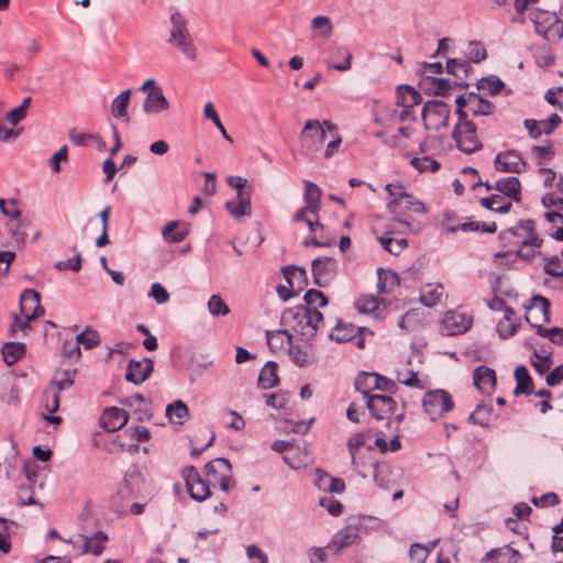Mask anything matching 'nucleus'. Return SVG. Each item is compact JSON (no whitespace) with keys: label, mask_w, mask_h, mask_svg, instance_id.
Returning a JSON list of instances; mask_svg holds the SVG:
<instances>
[{"label":"nucleus","mask_w":563,"mask_h":563,"mask_svg":"<svg viewBox=\"0 0 563 563\" xmlns=\"http://www.w3.org/2000/svg\"><path fill=\"white\" fill-rule=\"evenodd\" d=\"M311 27L313 31H321V36L327 38L331 35L332 24L328 16L319 15L313 18L311 22Z\"/></svg>","instance_id":"nucleus-63"},{"label":"nucleus","mask_w":563,"mask_h":563,"mask_svg":"<svg viewBox=\"0 0 563 563\" xmlns=\"http://www.w3.org/2000/svg\"><path fill=\"white\" fill-rule=\"evenodd\" d=\"M388 210L391 214H394V219L402 224H408L407 220L400 219V217L404 216L407 211H413L415 213L420 214L427 213L424 203L419 200H415L412 196L405 191H400L397 198H394L391 201H389Z\"/></svg>","instance_id":"nucleus-10"},{"label":"nucleus","mask_w":563,"mask_h":563,"mask_svg":"<svg viewBox=\"0 0 563 563\" xmlns=\"http://www.w3.org/2000/svg\"><path fill=\"white\" fill-rule=\"evenodd\" d=\"M144 477L137 466H130L123 477L119 494L122 498L137 497L144 488Z\"/></svg>","instance_id":"nucleus-15"},{"label":"nucleus","mask_w":563,"mask_h":563,"mask_svg":"<svg viewBox=\"0 0 563 563\" xmlns=\"http://www.w3.org/2000/svg\"><path fill=\"white\" fill-rule=\"evenodd\" d=\"M527 166L528 163L516 150L498 152L494 158V168L499 173L521 174Z\"/></svg>","instance_id":"nucleus-11"},{"label":"nucleus","mask_w":563,"mask_h":563,"mask_svg":"<svg viewBox=\"0 0 563 563\" xmlns=\"http://www.w3.org/2000/svg\"><path fill=\"white\" fill-rule=\"evenodd\" d=\"M529 18L536 32L549 43H558L563 37V21L553 12L533 9Z\"/></svg>","instance_id":"nucleus-4"},{"label":"nucleus","mask_w":563,"mask_h":563,"mask_svg":"<svg viewBox=\"0 0 563 563\" xmlns=\"http://www.w3.org/2000/svg\"><path fill=\"white\" fill-rule=\"evenodd\" d=\"M76 374V369H60L57 371L52 379L51 384L53 388L58 391L67 389L74 384V375Z\"/></svg>","instance_id":"nucleus-49"},{"label":"nucleus","mask_w":563,"mask_h":563,"mask_svg":"<svg viewBox=\"0 0 563 563\" xmlns=\"http://www.w3.org/2000/svg\"><path fill=\"white\" fill-rule=\"evenodd\" d=\"M479 202L483 207L501 214L509 212L512 207L511 201H507L501 195L481 198Z\"/></svg>","instance_id":"nucleus-41"},{"label":"nucleus","mask_w":563,"mask_h":563,"mask_svg":"<svg viewBox=\"0 0 563 563\" xmlns=\"http://www.w3.org/2000/svg\"><path fill=\"white\" fill-rule=\"evenodd\" d=\"M533 356L537 358V361L532 360L531 365L534 367L538 374L543 375L550 369L552 365L551 356L549 354H541L539 351H534Z\"/></svg>","instance_id":"nucleus-61"},{"label":"nucleus","mask_w":563,"mask_h":563,"mask_svg":"<svg viewBox=\"0 0 563 563\" xmlns=\"http://www.w3.org/2000/svg\"><path fill=\"white\" fill-rule=\"evenodd\" d=\"M451 136L457 150L464 154L470 155L483 148V144L477 136V126L470 119L457 120Z\"/></svg>","instance_id":"nucleus-5"},{"label":"nucleus","mask_w":563,"mask_h":563,"mask_svg":"<svg viewBox=\"0 0 563 563\" xmlns=\"http://www.w3.org/2000/svg\"><path fill=\"white\" fill-rule=\"evenodd\" d=\"M358 538V528L356 526H346L339 530L328 544V549H333L336 553L350 545H352Z\"/></svg>","instance_id":"nucleus-21"},{"label":"nucleus","mask_w":563,"mask_h":563,"mask_svg":"<svg viewBox=\"0 0 563 563\" xmlns=\"http://www.w3.org/2000/svg\"><path fill=\"white\" fill-rule=\"evenodd\" d=\"M422 407L431 420H437L453 410L454 401L446 390L434 389L424 394Z\"/></svg>","instance_id":"nucleus-6"},{"label":"nucleus","mask_w":563,"mask_h":563,"mask_svg":"<svg viewBox=\"0 0 563 563\" xmlns=\"http://www.w3.org/2000/svg\"><path fill=\"white\" fill-rule=\"evenodd\" d=\"M78 345H82L86 350H90L100 343V338L97 331L91 330L89 327L76 336Z\"/></svg>","instance_id":"nucleus-52"},{"label":"nucleus","mask_w":563,"mask_h":563,"mask_svg":"<svg viewBox=\"0 0 563 563\" xmlns=\"http://www.w3.org/2000/svg\"><path fill=\"white\" fill-rule=\"evenodd\" d=\"M520 231H522L523 246H532L540 247L543 240L536 232V222L531 219L520 220L519 221Z\"/></svg>","instance_id":"nucleus-37"},{"label":"nucleus","mask_w":563,"mask_h":563,"mask_svg":"<svg viewBox=\"0 0 563 563\" xmlns=\"http://www.w3.org/2000/svg\"><path fill=\"white\" fill-rule=\"evenodd\" d=\"M397 380L408 387H415L418 389H424L426 385L418 378L417 372L407 369L405 373H397Z\"/></svg>","instance_id":"nucleus-56"},{"label":"nucleus","mask_w":563,"mask_h":563,"mask_svg":"<svg viewBox=\"0 0 563 563\" xmlns=\"http://www.w3.org/2000/svg\"><path fill=\"white\" fill-rule=\"evenodd\" d=\"M495 104L485 99L481 93L470 91L468 112L473 115H490L495 112Z\"/></svg>","instance_id":"nucleus-28"},{"label":"nucleus","mask_w":563,"mask_h":563,"mask_svg":"<svg viewBox=\"0 0 563 563\" xmlns=\"http://www.w3.org/2000/svg\"><path fill=\"white\" fill-rule=\"evenodd\" d=\"M232 466L228 459L217 457L205 465V474L210 485L219 484L221 490L229 492L234 484L231 476Z\"/></svg>","instance_id":"nucleus-7"},{"label":"nucleus","mask_w":563,"mask_h":563,"mask_svg":"<svg viewBox=\"0 0 563 563\" xmlns=\"http://www.w3.org/2000/svg\"><path fill=\"white\" fill-rule=\"evenodd\" d=\"M444 294V287L441 284L426 285L420 291V301L426 307L438 305Z\"/></svg>","instance_id":"nucleus-38"},{"label":"nucleus","mask_w":563,"mask_h":563,"mask_svg":"<svg viewBox=\"0 0 563 563\" xmlns=\"http://www.w3.org/2000/svg\"><path fill=\"white\" fill-rule=\"evenodd\" d=\"M167 43L179 49L189 60L197 58V48L188 30L187 19L178 11L170 15V31Z\"/></svg>","instance_id":"nucleus-3"},{"label":"nucleus","mask_w":563,"mask_h":563,"mask_svg":"<svg viewBox=\"0 0 563 563\" xmlns=\"http://www.w3.org/2000/svg\"><path fill=\"white\" fill-rule=\"evenodd\" d=\"M183 478L187 492L196 501H203L211 496L210 483L205 481L195 466H186L183 470Z\"/></svg>","instance_id":"nucleus-9"},{"label":"nucleus","mask_w":563,"mask_h":563,"mask_svg":"<svg viewBox=\"0 0 563 563\" xmlns=\"http://www.w3.org/2000/svg\"><path fill=\"white\" fill-rule=\"evenodd\" d=\"M108 540V536L102 531H97L92 537L86 538L84 542V552L91 553L96 556L103 551V543Z\"/></svg>","instance_id":"nucleus-45"},{"label":"nucleus","mask_w":563,"mask_h":563,"mask_svg":"<svg viewBox=\"0 0 563 563\" xmlns=\"http://www.w3.org/2000/svg\"><path fill=\"white\" fill-rule=\"evenodd\" d=\"M494 189L514 200L516 202L521 201V183L519 178L515 176L503 177L499 178L495 185Z\"/></svg>","instance_id":"nucleus-22"},{"label":"nucleus","mask_w":563,"mask_h":563,"mask_svg":"<svg viewBox=\"0 0 563 563\" xmlns=\"http://www.w3.org/2000/svg\"><path fill=\"white\" fill-rule=\"evenodd\" d=\"M550 301L541 295H536L530 299V303L526 306V320L531 322H550Z\"/></svg>","instance_id":"nucleus-16"},{"label":"nucleus","mask_w":563,"mask_h":563,"mask_svg":"<svg viewBox=\"0 0 563 563\" xmlns=\"http://www.w3.org/2000/svg\"><path fill=\"white\" fill-rule=\"evenodd\" d=\"M325 130L334 132L336 125L329 120H307L299 136L301 153L312 157L319 152L327 137Z\"/></svg>","instance_id":"nucleus-2"},{"label":"nucleus","mask_w":563,"mask_h":563,"mask_svg":"<svg viewBox=\"0 0 563 563\" xmlns=\"http://www.w3.org/2000/svg\"><path fill=\"white\" fill-rule=\"evenodd\" d=\"M319 505L325 508L332 516H339L343 511V505L332 496L320 498Z\"/></svg>","instance_id":"nucleus-64"},{"label":"nucleus","mask_w":563,"mask_h":563,"mask_svg":"<svg viewBox=\"0 0 563 563\" xmlns=\"http://www.w3.org/2000/svg\"><path fill=\"white\" fill-rule=\"evenodd\" d=\"M11 551V536L9 521L0 517V552L8 554Z\"/></svg>","instance_id":"nucleus-59"},{"label":"nucleus","mask_w":563,"mask_h":563,"mask_svg":"<svg viewBox=\"0 0 563 563\" xmlns=\"http://www.w3.org/2000/svg\"><path fill=\"white\" fill-rule=\"evenodd\" d=\"M492 413L493 406L483 401L478 404L475 410L470 415L468 421L483 428H487L490 424Z\"/></svg>","instance_id":"nucleus-43"},{"label":"nucleus","mask_w":563,"mask_h":563,"mask_svg":"<svg viewBox=\"0 0 563 563\" xmlns=\"http://www.w3.org/2000/svg\"><path fill=\"white\" fill-rule=\"evenodd\" d=\"M266 341L271 350H282L290 347L292 343V335L289 330H276L266 332Z\"/></svg>","instance_id":"nucleus-36"},{"label":"nucleus","mask_w":563,"mask_h":563,"mask_svg":"<svg viewBox=\"0 0 563 563\" xmlns=\"http://www.w3.org/2000/svg\"><path fill=\"white\" fill-rule=\"evenodd\" d=\"M189 415V409L183 400H175L166 407V417L172 423H181V419Z\"/></svg>","instance_id":"nucleus-46"},{"label":"nucleus","mask_w":563,"mask_h":563,"mask_svg":"<svg viewBox=\"0 0 563 563\" xmlns=\"http://www.w3.org/2000/svg\"><path fill=\"white\" fill-rule=\"evenodd\" d=\"M305 305L308 308H311V306H314L318 303V307L322 308L328 305V299L324 296V294L317 289H309L306 291L303 296Z\"/></svg>","instance_id":"nucleus-60"},{"label":"nucleus","mask_w":563,"mask_h":563,"mask_svg":"<svg viewBox=\"0 0 563 563\" xmlns=\"http://www.w3.org/2000/svg\"><path fill=\"white\" fill-rule=\"evenodd\" d=\"M515 379L517 385L515 387L514 394L515 396H519L521 394L530 395L533 391V382L529 374L528 368L525 365H520L515 369Z\"/></svg>","instance_id":"nucleus-35"},{"label":"nucleus","mask_w":563,"mask_h":563,"mask_svg":"<svg viewBox=\"0 0 563 563\" xmlns=\"http://www.w3.org/2000/svg\"><path fill=\"white\" fill-rule=\"evenodd\" d=\"M411 165L420 173L437 172L440 169V163L430 156L415 157L410 161Z\"/></svg>","instance_id":"nucleus-55"},{"label":"nucleus","mask_w":563,"mask_h":563,"mask_svg":"<svg viewBox=\"0 0 563 563\" xmlns=\"http://www.w3.org/2000/svg\"><path fill=\"white\" fill-rule=\"evenodd\" d=\"M378 380H382L379 374L362 372L356 376L354 387L357 391L362 393L367 400L368 396L375 395L372 394V390L376 389Z\"/></svg>","instance_id":"nucleus-29"},{"label":"nucleus","mask_w":563,"mask_h":563,"mask_svg":"<svg viewBox=\"0 0 563 563\" xmlns=\"http://www.w3.org/2000/svg\"><path fill=\"white\" fill-rule=\"evenodd\" d=\"M471 70V66L467 62L459 60V59H448L446 62V71L452 74L454 77L462 79L463 77H467L468 71Z\"/></svg>","instance_id":"nucleus-53"},{"label":"nucleus","mask_w":563,"mask_h":563,"mask_svg":"<svg viewBox=\"0 0 563 563\" xmlns=\"http://www.w3.org/2000/svg\"><path fill=\"white\" fill-rule=\"evenodd\" d=\"M130 98L131 89H126L113 99L111 104V112L115 118L123 119L126 122L129 121L128 107L130 103Z\"/></svg>","instance_id":"nucleus-42"},{"label":"nucleus","mask_w":563,"mask_h":563,"mask_svg":"<svg viewBox=\"0 0 563 563\" xmlns=\"http://www.w3.org/2000/svg\"><path fill=\"white\" fill-rule=\"evenodd\" d=\"M224 208L234 219L247 217L252 213V205L247 201L229 200L224 203Z\"/></svg>","instance_id":"nucleus-48"},{"label":"nucleus","mask_w":563,"mask_h":563,"mask_svg":"<svg viewBox=\"0 0 563 563\" xmlns=\"http://www.w3.org/2000/svg\"><path fill=\"white\" fill-rule=\"evenodd\" d=\"M154 369V363L151 358L145 357L143 361L130 360L125 379L134 385L145 382Z\"/></svg>","instance_id":"nucleus-18"},{"label":"nucleus","mask_w":563,"mask_h":563,"mask_svg":"<svg viewBox=\"0 0 563 563\" xmlns=\"http://www.w3.org/2000/svg\"><path fill=\"white\" fill-rule=\"evenodd\" d=\"M378 280L377 288L380 294L393 292L400 284L399 276L391 269H377Z\"/></svg>","instance_id":"nucleus-32"},{"label":"nucleus","mask_w":563,"mask_h":563,"mask_svg":"<svg viewBox=\"0 0 563 563\" xmlns=\"http://www.w3.org/2000/svg\"><path fill=\"white\" fill-rule=\"evenodd\" d=\"M203 115L207 118V119H210L213 124L217 126V129L220 131V133L222 134V136L229 141V142H232V139L231 136L228 134L224 125L222 124L221 120H220V117L219 114L217 113L216 109H214V106L212 102H207L205 104V108H203Z\"/></svg>","instance_id":"nucleus-51"},{"label":"nucleus","mask_w":563,"mask_h":563,"mask_svg":"<svg viewBox=\"0 0 563 563\" xmlns=\"http://www.w3.org/2000/svg\"><path fill=\"white\" fill-rule=\"evenodd\" d=\"M277 364L275 362H267L258 375V385L263 389L273 388L278 384Z\"/></svg>","instance_id":"nucleus-39"},{"label":"nucleus","mask_w":563,"mask_h":563,"mask_svg":"<svg viewBox=\"0 0 563 563\" xmlns=\"http://www.w3.org/2000/svg\"><path fill=\"white\" fill-rule=\"evenodd\" d=\"M487 53L484 45L477 41H471L468 44V59L473 63H481L486 59Z\"/></svg>","instance_id":"nucleus-62"},{"label":"nucleus","mask_w":563,"mask_h":563,"mask_svg":"<svg viewBox=\"0 0 563 563\" xmlns=\"http://www.w3.org/2000/svg\"><path fill=\"white\" fill-rule=\"evenodd\" d=\"M419 74L421 75V79L419 82V87H424V85L429 84V80L435 78L433 75L441 74L443 71V66L440 62L434 63H421L419 65Z\"/></svg>","instance_id":"nucleus-47"},{"label":"nucleus","mask_w":563,"mask_h":563,"mask_svg":"<svg viewBox=\"0 0 563 563\" xmlns=\"http://www.w3.org/2000/svg\"><path fill=\"white\" fill-rule=\"evenodd\" d=\"M189 224L183 221H170L162 230V236L167 243H180L189 234Z\"/></svg>","instance_id":"nucleus-24"},{"label":"nucleus","mask_w":563,"mask_h":563,"mask_svg":"<svg viewBox=\"0 0 563 563\" xmlns=\"http://www.w3.org/2000/svg\"><path fill=\"white\" fill-rule=\"evenodd\" d=\"M2 357L7 365L15 364L25 353V345L21 342H8L2 346Z\"/></svg>","instance_id":"nucleus-40"},{"label":"nucleus","mask_w":563,"mask_h":563,"mask_svg":"<svg viewBox=\"0 0 563 563\" xmlns=\"http://www.w3.org/2000/svg\"><path fill=\"white\" fill-rule=\"evenodd\" d=\"M313 283L319 287H327L336 276L338 262L332 257H317L312 261Z\"/></svg>","instance_id":"nucleus-13"},{"label":"nucleus","mask_w":563,"mask_h":563,"mask_svg":"<svg viewBox=\"0 0 563 563\" xmlns=\"http://www.w3.org/2000/svg\"><path fill=\"white\" fill-rule=\"evenodd\" d=\"M476 88L477 90L486 91L490 96H495L505 88V82L496 75H490L479 78L476 82Z\"/></svg>","instance_id":"nucleus-44"},{"label":"nucleus","mask_w":563,"mask_h":563,"mask_svg":"<svg viewBox=\"0 0 563 563\" xmlns=\"http://www.w3.org/2000/svg\"><path fill=\"white\" fill-rule=\"evenodd\" d=\"M366 407L373 418L376 420L389 419L390 415L397 409L396 400L389 395L376 394L368 396Z\"/></svg>","instance_id":"nucleus-14"},{"label":"nucleus","mask_w":563,"mask_h":563,"mask_svg":"<svg viewBox=\"0 0 563 563\" xmlns=\"http://www.w3.org/2000/svg\"><path fill=\"white\" fill-rule=\"evenodd\" d=\"M379 301L374 296H361L355 301V308L362 313H371L378 309Z\"/></svg>","instance_id":"nucleus-58"},{"label":"nucleus","mask_w":563,"mask_h":563,"mask_svg":"<svg viewBox=\"0 0 563 563\" xmlns=\"http://www.w3.org/2000/svg\"><path fill=\"white\" fill-rule=\"evenodd\" d=\"M473 325V317L461 311H446L442 320V333L445 335H460L467 332Z\"/></svg>","instance_id":"nucleus-12"},{"label":"nucleus","mask_w":563,"mask_h":563,"mask_svg":"<svg viewBox=\"0 0 563 563\" xmlns=\"http://www.w3.org/2000/svg\"><path fill=\"white\" fill-rule=\"evenodd\" d=\"M169 108V102L164 96L162 88L150 90L143 102L145 113H161Z\"/></svg>","instance_id":"nucleus-23"},{"label":"nucleus","mask_w":563,"mask_h":563,"mask_svg":"<svg viewBox=\"0 0 563 563\" xmlns=\"http://www.w3.org/2000/svg\"><path fill=\"white\" fill-rule=\"evenodd\" d=\"M42 405L49 412L54 413L59 408V391L53 387H48L43 391Z\"/></svg>","instance_id":"nucleus-50"},{"label":"nucleus","mask_w":563,"mask_h":563,"mask_svg":"<svg viewBox=\"0 0 563 563\" xmlns=\"http://www.w3.org/2000/svg\"><path fill=\"white\" fill-rule=\"evenodd\" d=\"M473 382L482 393L490 394L496 387V373L490 367L479 365L473 372Z\"/></svg>","instance_id":"nucleus-20"},{"label":"nucleus","mask_w":563,"mask_h":563,"mask_svg":"<svg viewBox=\"0 0 563 563\" xmlns=\"http://www.w3.org/2000/svg\"><path fill=\"white\" fill-rule=\"evenodd\" d=\"M20 311L27 320H34L44 313L41 296L34 289H25L20 296Z\"/></svg>","instance_id":"nucleus-17"},{"label":"nucleus","mask_w":563,"mask_h":563,"mask_svg":"<svg viewBox=\"0 0 563 563\" xmlns=\"http://www.w3.org/2000/svg\"><path fill=\"white\" fill-rule=\"evenodd\" d=\"M209 312L214 317H224L230 313L229 306L219 295H212L208 300Z\"/></svg>","instance_id":"nucleus-54"},{"label":"nucleus","mask_w":563,"mask_h":563,"mask_svg":"<svg viewBox=\"0 0 563 563\" xmlns=\"http://www.w3.org/2000/svg\"><path fill=\"white\" fill-rule=\"evenodd\" d=\"M421 95L409 85H401L397 88V104L411 109L421 102Z\"/></svg>","instance_id":"nucleus-34"},{"label":"nucleus","mask_w":563,"mask_h":563,"mask_svg":"<svg viewBox=\"0 0 563 563\" xmlns=\"http://www.w3.org/2000/svg\"><path fill=\"white\" fill-rule=\"evenodd\" d=\"M322 321L323 316L316 307L295 306L282 314V323L306 341L314 338Z\"/></svg>","instance_id":"nucleus-1"},{"label":"nucleus","mask_w":563,"mask_h":563,"mask_svg":"<svg viewBox=\"0 0 563 563\" xmlns=\"http://www.w3.org/2000/svg\"><path fill=\"white\" fill-rule=\"evenodd\" d=\"M421 114L427 129L439 131L449 124L450 108L442 100H428Z\"/></svg>","instance_id":"nucleus-8"},{"label":"nucleus","mask_w":563,"mask_h":563,"mask_svg":"<svg viewBox=\"0 0 563 563\" xmlns=\"http://www.w3.org/2000/svg\"><path fill=\"white\" fill-rule=\"evenodd\" d=\"M452 86L467 87L468 84L466 81H455L452 84L449 79L435 77L429 80L428 85H424V87L420 88L429 96H445Z\"/></svg>","instance_id":"nucleus-30"},{"label":"nucleus","mask_w":563,"mask_h":563,"mask_svg":"<svg viewBox=\"0 0 563 563\" xmlns=\"http://www.w3.org/2000/svg\"><path fill=\"white\" fill-rule=\"evenodd\" d=\"M305 210H309L311 214H318L321 209V189L310 180H305Z\"/></svg>","instance_id":"nucleus-25"},{"label":"nucleus","mask_w":563,"mask_h":563,"mask_svg":"<svg viewBox=\"0 0 563 563\" xmlns=\"http://www.w3.org/2000/svg\"><path fill=\"white\" fill-rule=\"evenodd\" d=\"M363 330V328H357L352 323H344L340 320L330 333V339L338 343L349 342L354 340L356 334Z\"/></svg>","instance_id":"nucleus-31"},{"label":"nucleus","mask_w":563,"mask_h":563,"mask_svg":"<svg viewBox=\"0 0 563 563\" xmlns=\"http://www.w3.org/2000/svg\"><path fill=\"white\" fill-rule=\"evenodd\" d=\"M352 54L345 46H334L331 49L327 64L340 71H345L351 68Z\"/></svg>","instance_id":"nucleus-26"},{"label":"nucleus","mask_w":563,"mask_h":563,"mask_svg":"<svg viewBox=\"0 0 563 563\" xmlns=\"http://www.w3.org/2000/svg\"><path fill=\"white\" fill-rule=\"evenodd\" d=\"M486 560H494L496 563H519L521 554L508 545L503 548L493 549L486 553Z\"/></svg>","instance_id":"nucleus-33"},{"label":"nucleus","mask_w":563,"mask_h":563,"mask_svg":"<svg viewBox=\"0 0 563 563\" xmlns=\"http://www.w3.org/2000/svg\"><path fill=\"white\" fill-rule=\"evenodd\" d=\"M531 153L533 157L537 159L538 164L542 162L551 161L554 156V147L553 144L548 141L545 145H534L531 148Z\"/></svg>","instance_id":"nucleus-57"},{"label":"nucleus","mask_w":563,"mask_h":563,"mask_svg":"<svg viewBox=\"0 0 563 563\" xmlns=\"http://www.w3.org/2000/svg\"><path fill=\"white\" fill-rule=\"evenodd\" d=\"M129 421V413L121 408L110 407L104 409L100 417V423L108 432H114L123 428Z\"/></svg>","instance_id":"nucleus-19"},{"label":"nucleus","mask_w":563,"mask_h":563,"mask_svg":"<svg viewBox=\"0 0 563 563\" xmlns=\"http://www.w3.org/2000/svg\"><path fill=\"white\" fill-rule=\"evenodd\" d=\"M282 272L291 289H296L299 292L307 285V271L303 267L289 265L284 266Z\"/></svg>","instance_id":"nucleus-27"}]
</instances>
